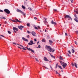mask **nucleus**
I'll list each match as a JSON object with an SVG mask.
<instances>
[{
	"label": "nucleus",
	"instance_id": "obj_1",
	"mask_svg": "<svg viewBox=\"0 0 78 78\" xmlns=\"http://www.w3.org/2000/svg\"><path fill=\"white\" fill-rule=\"evenodd\" d=\"M46 48H47V49H48V50L50 52H51V51H52V52L55 51V49H54L53 48H51V47L50 46H47V45Z\"/></svg>",
	"mask_w": 78,
	"mask_h": 78
},
{
	"label": "nucleus",
	"instance_id": "obj_2",
	"mask_svg": "<svg viewBox=\"0 0 78 78\" xmlns=\"http://www.w3.org/2000/svg\"><path fill=\"white\" fill-rule=\"evenodd\" d=\"M59 62L61 64V65H62V66L63 67V68H65V67H66L67 66V64L64 62H62V61H59Z\"/></svg>",
	"mask_w": 78,
	"mask_h": 78
},
{
	"label": "nucleus",
	"instance_id": "obj_3",
	"mask_svg": "<svg viewBox=\"0 0 78 78\" xmlns=\"http://www.w3.org/2000/svg\"><path fill=\"white\" fill-rule=\"evenodd\" d=\"M16 11H17V12H20V13H21V14H22L24 16H25V13H24L23 12H22V11L20 10L17 9L16 10Z\"/></svg>",
	"mask_w": 78,
	"mask_h": 78
},
{
	"label": "nucleus",
	"instance_id": "obj_4",
	"mask_svg": "<svg viewBox=\"0 0 78 78\" xmlns=\"http://www.w3.org/2000/svg\"><path fill=\"white\" fill-rule=\"evenodd\" d=\"M65 17V18H67V19H68V20H72V18H71V17L69 15H66Z\"/></svg>",
	"mask_w": 78,
	"mask_h": 78
},
{
	"label": "nucleus",
	"instance_id": "obj_5",
	"mask_svg": "<svg viewBox=\"0 0 78 78\" xmlns=\"http://www.w3.org/2000/svg\"><path fill=\"white\" fill-rule=\"evenodd\" d=\"M4 11H5V12L7 13V14H10V11H9V10L7 9H5L4 10Z\"/></svg>",
	"mask_w": 78,
	"mask_h": 78
},
{
	"label": "nucleus",
	"instance_id": "obj_6",
	"mask_svg": "<svg viewBox=\"0 0 78 78\" xmlns=\"http://www.w3.org/2000/svg\"><path fill=\"white\" fill-rule=\"evenodd\" d=\"M13 30H14L13 31L15 33H16V31H19V29H18V28L16 27H13Z\"/></svg>",
	"mask_w": 78,
	"mask_h": 78
},
{
	"label": "nucleus",
	"instance_id": "obj_7",
	"mask_svg": "<svg viewBox=\"0 0 78 78\" xmlns=\"http://www.w3.org/2000/svg\"><path fill=\"white\" fill-rule=\"evenodd\" d=\"M26 48L29 51H31V52H32V53H34V50H32V49L30 48H28L27 47H26Z\"/></svg>",
	"mask_w": 78,
	"mask_h": 78
},
{
	"label": "nucleus",
	"instance_id": "obj_8",
	"mask_svg": "<svg viewBox=\"0 0 78 78\" xmlns=\"http://www.w3.org/2000/svg\"><path fill=\"white\" fill-rule=\"evenodd\" d=\"M29 45H32L33 44V41L31 40L30 41V42L28 43Z\"/></svg>",
	"mask_w": 78,
	"mask_h": 78
},
{
	"label": "nucleus",
	"instance_id": "obj_9",
	"mask_svg": "<svg viewBox=\"0 0 78 78\" xmlns=\"http://www.w3.org/2000/svg\"><path fill=\"white\" fill-rule=\"evenodd\" d=\"M18 28L19 29H20V30H22V28H24V27L22 26H20L18 27Z\"/></svg>",
	"mask_w": 78,
	"mask_h": 78
},
{
	"label": "nucleus",
	"instance_id": "obj_10",
	"mask_svg": "<svg viewBox=\"0 0 78 78\" xmlns=\"http://www.w3.org/2000/svg\"><path fill=\"white\" fill-rule=\"evenodd\" d=\"M17 45H19V46H21V47H23V50H26L27 49L25 48H24L23 47V46L22 45H21L20 44H19L17 43L16 44Z\"/></svg>",
	"mask_w": 78,
	"mask_h": 78
},
{
	"label": "nucleus",
	"instance_id": "obj_11",
	"mask_svg": "<svg viewBox=\"0 0 78 78\" xmlns=\"http://www.w3.org/2000/svg\"><path fill=\"white\" fill-rule=\"evenodd\" d=\"M51 23L52 25H56V24H57L55 22H54L53 20L51 21Z\"/></svg>",
	"mask_w": 78,
	"mask_h": 78
},
{
	"label": "nucleus",
	"instance_id": "obj_12",
	"mask_svg": "<svg viewBox=\"0 0 78 78\" xmlns=\"http://www.w3.org/2000/svg\"><path fill=\"white\" fill-rule=\"evenodd\" d=\"M45 20L44 21V23L45 25H47L48 23V22L47 21V19L44 18Z\"/></svg>",
	"mask_w": 78,
	"mask_h": 78
},
{
	"label": "nucleus",
	"instance_id": "obj_13",
	"mask_svg": "<svg viewBox=\"0 0 78 78\" xmlns=\"http://www.w3.org/2000/svg\"><path fill=\"white\" fill-rule=\"evenodd\" d=\"M44 60L45 61H49L48 59H47V58L45 57H44Z\"/></svg>",
	"mask_w": 78,
	"mask_h": 78
},
{
	"label": "nucleus",
	"instance_id": "obj_14",
	"mask_svg": "<svg viewBox=\"0 0 78 78\" xmlns=\"http://www.w3.org/2000/svg\"><path fill=\"white\" fill-rule=\"evenodd\" d=\"M32 36H36V33L34 31H33L32 32Z\"/></svg>",
	"mask_w": 78,
	"mask_h": 78
},
{
	"label": "nucleus",
	"instance_id": "obj_15",
	"mask_svg": "<svg viewBox=\"0 0 78 78\" xmlns=\"http://www.w3.org/2000/svg\"><path fill=\"white\" fill-rule=\"evenodd\" d=\"M22 39L23 40V41H27V42L28 41V40L27 39H25V38L23 37L22 38Z\"/></svg>",
	"mask_w": 78,
	"mask_h": 78
},
{
	"label": "nucleus",
	"instance_id": "obj_16",
	"mask_svg": "<svg viewBox=\"0 0 78 78\" xmlns=\"http://www.w3.org/2000/svg\"><path fill=\"white\" fill-rule=\"evenodd\" d=\"M49 41L50 44V45H51V44L53 43V41H52L50 40H49Z\"/></svg>",
	"mask_w": 78,
	"mask_h": 78
},
{
	"label": "nucleus",
	"instance_id": "obj_17",
	"mask_svg": "<svg viewBox=\"0 0 78 78\" xmlns=\"http://www.w3.org/2000/svg\"><path fill=\"white\" fill-rule=\"evenodd\" d=\"M13 22H19L20 21L18 20V19H16L14 20Z\"/></svg>",
	"mask_w": 78,
	"mask_h": 78
},
{
	"label": "nucleus",
	"instance_id": "obj_18",
	"mask_svg": "<svg viewBox=\"0 0 78 78\" xmlns=\"http://www.w3.org/2000/svg\"><path fill=\"white\" fill-rule=\"evenodd\" d=\"M22 8H23V9H25L26 8L24 6H23V5H22Z\"/></svg>",
	"mask_w": 78,
	"mask_h": 78
},
{
	"label": "nucleus",
	"instance_id": "obj_19",
	"mask_svg": "<svg viewBox=\"0 0 78 78\" xmlns=\"http://www.w3.org/2000/svg\"><path fill=\"white\" fill-rule=\"evenodd\" d=\"M74 66L76 68H77V64H76L75 62L74 63Z\"/></svg>",
	"mask_w": 78,
	"mask_h": 78
},
{
	"label": "nucleus",
	"instance_id": "obj_20",
	"mask_svg": "<svg viewBox=\"0 0 78 78\" xmlns=\"http://www.w3.org/2000/svg\"><path fill=\"white\" fill-rule=\"evenodd\" d=\"M0 19H6L3 16H2L1 17H0Z\"/></svg>",
	"mask_w": 78,
	"mask_h": 78
},
{
	"label": "nucleus",
	"instance_id": "obj_21",
	"mask_svg": "<svg viewBox=\"0 0 78 78\" xmlns=\"http://www.w3.org/2000/svg\"><path fill=\"white\" fill-rule=\"evenodd\" d=\"M59 58H60V59H61V60H63V58H62V57L60 55Z\"/></svg>",
	"mask_w": 78,
	"mask_h": 78
},
{
	"label": "nucleus",
	"instance_id": "obj_22",
	"mask_svg": "<svg viewBox=\"0 0 78 78\" xmlns=\"http://www.w3.org/2000/svg\"><path fill=\"white\" fill-rule=\"evenodd\" d=\"M42 41L43 42H45V40L44 39H43L42 40Z\"/></svg>",
	"mask_w": 78,
	"mask_h": 78
},
{
	"label": "nucleus",
	"instance_id": "obj_23",
	"mask_svg": "<svg viewBox=\"0 0 78 78\" xmlns=\"http://www.w3.org/2000/svg\"><path fill=\"white\" fill-rule=\"evenodd\" d=\"M74 20H75L76 22H78V20H77L76 19H74Z\"/></svg>",
	"mask_w": 78,
	"mask_h": 78
},
{
	"label": "nucleus",
	"instance_id": "obj_24",
	"mask_svg": "<svg viewBox=\"0 0 78 78\" xmlns=\"http://www.w3.org/2000/svg\"><path fill=\"white\" fill-rule=\"evenodd\" d=\"M27 27H30V24L27 23Z\"/></svg>",
	"mask_w": 78,
	"mask_h": 78
},
{
	"label": "nucleus",
	"instance_id": "obj_25",
	"mask_svg": "<svg viewBox=\"0 0 78 78\" xmlns=\"http://www.w3.org/2000/svg\"><path fill=\"white\" fill-rule=\"evenodd\" d=\"M52 58H55V56H53V55H51V54H50Z\"/></svg>",
	"mask_w": 78,
	"mask_h": 78
},
{
	"label": "nucleus",
	"instance_id": "obj_26",
	"mask_svg": "<svg viewBox=\"0 0 78 78\" xmlns=\"http://www.w3.org/2000/svg\"><path fill=\"white\" fill-rule=\"evenodd\" d=\"M74 12H75L77 14H78V10H77V11L74 10Z\"/></svg>",
	"mask_w": 78,
	"mask_h": 78
},
{
	"label": "nucleus",
	"instance_id": "obj_27",
	"mask_svg": "<svg viewBox=\"0 0 78 78\" xmlns=\"http://www.w3.org/2000/svg\"><path fill=\"white\" fill-rule=\"evenodd\" d=\"M58 67L60 68V69H62V68L61 67V66H58Z\"/></svg>",
	"mask_w": 78,
	"mask_h": 78
},
{
	"label": "nucleus",
	"instance_id": "obj_28",
	"mask_svg": "<svg viewBox=\"0 0 78 78\" xmlns=\"http://www.w3.org/2000/svg\"><path fill=\"white\" fill-rule=\"evenodd\" d=\"M72 53H75V51H74V50L73 49H72Z\"/></svg>",
	"mask_w": 78,
	"mask_h": 78
},
{
	"label": "nucleus",
	"instance_id": "obj_29",
	"mask_svg": "<svg viewBox=\"0 0 78 78\" xmlns=\"http://www.w3.org/2000/svg\"><path fill=\"white\" fill-rule=\"evenodd\" d=\"M27 33H28V34H30V33H31V32H29V31L28 30H27Z\"/></svg>",
	"mask_w": 78,
	"mask_h": 78
},
{
	"label": "nucleus",
	"instance_id": "obj_30",
	"mask_svg": "<svg viewBox=\"0 0 78 78\" xmlns=\"http://www.w3.org/2000/svg\"><path fill=\"white\" fill-rule=\"evenodd\" d=\"M37 48H41V45H39L38 46V47H37Z\"/></svg>",
	"mask_w": 78,
	"mask_h": 78
},
{
	"label": "nucleus",
	"instance_id": "obj_31",
	"mask_svg": "<svg viewBox=\"0 0 78 78\" xmlns=\"http://www.w3.org/2000/svg\"><path fill=\"white\" fill-rule=\"evenodd\" d=\"M50 68H51L52 70H53V68H52V67H51V66H50Z\"/></svg>",
	"mask_w": 78,
	"mask_h": 78
},
{
	"label": "nucleus",
	"instance_id": "obj_32",
	"mask_svg": "<svg viewBox=\"0 0 78 78\" xmlns=\"http://www.w3.org/2000/svg\"><path fill=\"white\" fill-rule=\"evenodd\" d=\"M58 64H57L56 65V66H55V68H57V67H58Z\"/></svg>",
	"mask_w": 78,
	"mask_h": 78
},
{
	"label": "nucleus",
	"instance_id": "obj_33",
	"mask_svg": "<svg viewBox=\"0 0 78 78\" xmlns=\"http://www.w3.org/2000/svg\"><path fill=\"white\" fill-rule=\"evenodd\" d=\"M72 66L73 67H74V64H73V63H72Z\"/></svg>",
	"mask_w": 78,
	"mask_h": 78
},
{
	"label": "nucleus",
	"instance_id": "obj_34",
	"mask_svg": "<svg viewBox=\"0 0 78 78\" xmlns=\"http://www.w3.org/2000/svg\"><path fill=\"white\" fill-rule=\"evenodd\" d=\"M4 23L7 24H8V23L7 22L5 21L4 22Z\"/></svg>",
	"mask_w": 78,
	"mask_h": 78
},
{
	"label": "nucleus",
	"instance_id": "obj_35",
	"mask_svg": "<svg viewBox=\"0 0 78 78\" xmlns=\"http://www.w3.org/2000/svg\"><path fill=\"white\" fill-rule=\"evenodd\" d=\"M37 27L38 29H39V30H40V29H41V27H39V26H38Z\"/></svg>",
	"mask_w": 78,
	"mask_h": 78
},
{
	"label": "nucleus",
	"instance_id": "obj_36",
	"mask_svg": "<svg viewBox=\"0 0 78 78\" xmlns=\"http://www.w3.org/2000/svg\"><path fill=\"white\" fill-rule=\"evenodd\" d=\"M74 16L76 17V19H77V16H76V15L75 14L74 15Z\"/></svg>",
	"mask_w": 78,
	"mask_h": 78
},
{
	"label": "nucleus",
	"instance_id": "obj_37",
	"mask_svg": "<svg viewBox=\"0 0 78 78\" xmlns=\"http://www.w3.org/2000/svg\"><path fill=\"white\" fill-rule=\"evenodd\" d=\"M34 28L35 29H36V30H38V28H37V27H34Z\"/></svg>",
	"mask_w": 78,
	"mask_h": 78
},
{
	"label": "nucleus",
	"instance_id": "obj_38",
	"mask_svg": "<svg viewBox=\"0 0 78 78\" xmlns=\"http://www.w3.org/2000/svg\"><path fill=\"white\" fill-rule=\"evenodd\" d=\"M27 38H29L30 37V36L29 35H27Z\"/></svg>",
	"mask_w": 78,
	"mask_h": 78
},
{
	"label": "nucleus",
	"instance_id": "obj_39",
	"mask_svg": "<svg viewBox=\"0 0 78 78\" xmlns=\"http://www.w3.org/2000/svg\"><path fill=\"white\" fill-rule=\"evenodd\" d=\"M8 33H9V34H11V32H10L9 31H8Z\"/></svg>",
	"mask_w": 78,
	"mask_h": 78
},
{
	"label": "nucleus",
	"instance_id": "obj_40",
	"mask_svg": "<svg viewBox=\"0 0 78 78\" xmlns=\"http://www.w3.org/2000/svg\"><path fill=\"white\" fill-rule=\"evenodd\" d=\"M55 73L56 74H59V73H58V72L56 71H55Z\"/></svg>",
	"mask_w": 78,
	"mask_h": 78
},
{
	"label": "nucleus",
	"instance_id": "obj_41",
	"mask_svg": "<svg viewBox=\"0 0 78 78\" xmlns=\"http://www.w3.org/2000/svg\"><path fill=\"white\" fill-rule=\"evenodd\" d=\"M35 59H36V61H37V62H39V60L37 59V58H35Z\"/></svg>",
	"mask_w": 78,
	"mask_h": 78
},
{
	"label": "nucleus",
	"instance_id": "obj_42",
	"mask_svg": "<svg viewBox=\"0 0 78 78\" xmlns=\"http://www.w3.org/2000/svg\"><path fill=\"white\" fill-rule=\"evenodd\" d=\"M28 9L30 11H31V10H32V9H31L30 8H29Z\"/></svg>",
	"mask_w": 78,
	"mask_h": 78
},
{
	"label": "nucleus",
	"instance_id": "obj_43",
	"mask_svg": "<svg viewBox=\"0 0 78 78\" xmlns=\"http://www.w3.org/2000/svg\"><path fill=\"white\" fill-rule=\"evenodd\" d=\"M71 3H73V0H70Z\"/></svg>",
	"mask_w": 78,
	"mask_h": 78
},
{
	"label": "nucleus",
	"instance_id": "obj_44",
	"mask_svg": "<svg viewBox=\"0 0 78 78\" xmlns=\"http://www.w3.org/2000/svg\"><path fill=\"white\" fill-rule=\"evenodd\" d=\"M68 52L69 54H70V55H71V52H70V51H69Z\"/></svg>",
	"mask_w": 78,
	"mask_h": 78
},
{
	"label": "nucleus",
	"instance_id": "obj_45",
	"mask_svg": "<svg viewBox=\"0 0 78 78\" xmlns=\"http://www.w3.org/2000/svg\"><path fill=\"white\" fill-rule=\"evenodd\" d=\"M0 36H2V37H4L5 36H4L2 35H0Z\"/></svg>",
	"mask_w": 78,
	"mask_h": 78
},
{
	"label": "nucleus",
	"instance_id": "obj_46",
	"mask_svg": "<svg viewBox=\"0 0 78 78\" xmlns=\"http://www.w3.org/2000/svg\"><path fill=\"white\" fill-rule=\"evenodd\" d=\"M17 46L18 47V48H19L20 49H22V48H20V47H19V46Z\"/></svg>",
	"mask_w": 78,
	"mask_h": 78
},
{
	"label": "nucleus",
	"instance_id": "obj_47",
	"mask_svg": "<svg viewBox=\"0 0 78 78\" xmlns=\"http://www.w3.org/2000/svg\"><path fill=\"white\" fill-rule=\"evenodd\" d=\"M0 12H3V10H0Z\"/></svg>",
	"mask_w": 78,
	"mask_h": 78
},
{
	"label": "nucleus",
	"instance_id": "obj_48",
	"mask_svg": "<svg viewBox=\"0 0 78 78\" xmlns=\"http://www.w3.org/2000/svg\"><path fill=\"white\" fill-rule=\"evenodd\" d=\"M34 41L36 42V41H37V40L36 39H34Z\"/></svg>",
	"mask_w": 78,
	"mask_h": 78
},
{
	"label": "nucleus",
	"instance_id": "obj_49",
	"mask_svg": "<svg viewBox=\"0 0 78 78\" xmlns=\"http://www.w3.org/2000/svg\"><path fill=\"white\" fill-rule=\"evenodd\" d=\"M34 19L35 20H36L37 18L36 17H34Z\"/></svg>",
	"mask_w": 78,
	"mask_h": 78
},
{
	"label": "nucleus",
	"instance_id": "obj_50",
	"mask_svg": "<svg viewBox=\"0 0 78 78\" xmlns=\"http://www.w3.org/2000/svg\"><path fill=\"white\" fill-rule=\"evenodd\" d=\"M54 11H57V10L54 9Z\"/></svg>",
	"mask_w": 78,
	"mask_h": 78
},
{
	"label": "nucleus",
	"instance_id": "obj_51",
	"mask_svg": "<svg viewBox=\"0 0 78 78\" xmlns=\"http://www.w3.org/2000/svg\"><path fill=\"white\" fill-rule=\"evenodd\" d=\"M13 44H15V45H16V43H13Z\"/></svg>",
	"mask_w": 78,
	"mask_h": 78
},
{
	"label": "nucleus",
	"instance_id": "obj_52",
	"mask_svg": "<svg viewBox=\"0 0 78 78\" xmlns=\"http://www.w3.org/2000/svg\"><path fill=\"white\" fill-rule=\"evenodd\" d=\"M65 34L66 36H67V33H65Z\"/></svg>",
	"mask_w": 78,
	"mask_h": 78
},
{
	"label": "nucleus",
	"instance_id": "obj_53",
	"mask_svg": "<svg viewBox=\"0 0 78 78\" xmlns=\"http://www.w3.org/2000/svg\"><path fill=\"white\" fill-rule=\"evenodd\" d=\"M75 44H77L76 41H75Z\"/></svg>",
	"mask_w": 78,
	"mask_h": 78
},
{
	"label": "nucleus",
	"instance_id": "obj_54",
	"mask_svg": "<svg viewBox=\"0 0 78 78\" xmlns=\"http://www.w3.org/2000/svg\"><path fill=\"white\" fill-rule=\"evenodd\" d=\"M39 41H38L37 42V44L38 45L39 44Z\"/></svg>",
	"mask_w": 78,
	"mask_h": 78
},
{
	"label": "nucleus",
	"instance_id": "obj_55",
	"mask_svg": "<svg viewBox=\"0 0 78 78\" xmlns=\"http://www.w3.org/2000/svg\"><path fill=\"white\" fill-rule=\"evenodd\" d=\"M68 56H69V57H70V55L69 54L68 55Z\"/></svg>",
	"mask_w": 78,
	"mask_h": 78
},
{
	"label": "nucleus",
	"instance_id": "obj_56",
	"mask_svg": "<svg viewBox=\"0 0 78 78\" xmlns=\"http://www.w3.org/2000/svg\"><path fill=\"white\" fill-rule=\"evenodd\" d=\"M76 33L77 34H78V31H76Z\"/></svg>",
	"mask_w": 78,
	"mask_h": 78
},
{
	"label": "nucleus",
	"instance_id": "obj_57",
	"mask_svg": "<svg viewBox=\"0 0 78 78\" xmlns=\"http://www.w3.org/2000/svg\"><path fill=\"white\" fill-rule=\"evenodd\" d=\"M45 32H47V30H45Z\"/></svg>",
	"mask_w": 78,
	"mask_h": 78
},
{
	"label": "nucleus",
	"instance_id": "obj_58",
	"mask_svg": "<svg viewBox=\"0 0 78 78\" xmlns=\"http://www.w3.org/2000/svg\"><path fill=\"white\" fill-rule=\"evenodd\" d=\"M58 74H59V76H61V75H60V74H59V73H58Z\"/></svg>",
	"mask_w": 78,
	"mask_h": 78
},
{
	"label": "nucleus",
	"instance_id": "obj_59",
	"mask_svg": "<svg viewBox=\"0 0 78 78\" xmlns=\"http://www.w3.org/2000/svg\"><path fill=\"white\" fill-rule=\"evenodd\" d=\"M48 53H49V54H50V55H51V54H50V52H49Z\"/></svg>",
	"mask_w": 78,
	"mask_h": 78
},
{
	"label": "nucleus",
	"instance_id": "obj_60",
	"mask_svg": "<svg viewBox=\"0 0 78 78\" xmlns=\"http://www.w3.org/2000/svg\"><path fill=\"white\" fill-rule=\"evenodd\" d=\"M2 39V37H0V39Z\"/></svg>",
	"mask_w": 78,
	"mask_h": 78
},
{
	"label": "nucleus",
	"instance_id": "obj_61",
	"mask_svg": "<svg viewBox=\"0 0 78 78\" xmlns=\"http://www.w3.org/2000/svg\"><path fill=\"white\" fill-rule=\"evenodd\" d=\"M1 25H2V24H0V26H1Z\"/></svg>",
	"mask_w": 78,
	"mask_h": 78
},
{
	"label": "nucleus",
	"instance_id": "obj_62",
	"mask_svg": "<svg viewBox=\"0 0 78 78\" xmlns=\"http://www.w3.org/2000/svg\"><path fill=\"white\" fill-rule=\"evenodd\" d=\"M51 62V61H49V62Z\"/></svg>",
	"mask_w": 78,
	"mask_h": 78
},
{
	"label": "nucleus",
	"instance_id": "obj_63",
	"mask_svg": "<svg viewBox=\"0 0 78 78\" xmlns=\"http://www.w3.org/2000/svg\"><path fill=\"white\" fill-rule=\"evenodd\" d=\"M46 69H47V68L46 67H45Z\"/></svg>",
	"mask_w": 78,
	"mask_h": 78
},
{
	"label": "nucleus",
	"instance_id": "obj_64",
	"mask_svg": "<svg viewBox=\"0 0 78 78\" xmlns=\"http://www.w3.org/2000/svg\"><path fill=\"white\" fill-rule=\"evenodd\" d=\"M30 58H31V56H30Z\"/></svg>",
	"mask_w": 78,
	"mask_h": 78
}]
</instances>
